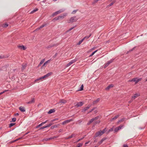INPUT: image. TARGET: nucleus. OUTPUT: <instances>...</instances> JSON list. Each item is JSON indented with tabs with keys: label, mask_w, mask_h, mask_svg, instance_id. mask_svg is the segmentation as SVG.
Segmentation results:
<instances>
[{
	"label": "nucleus",
	"mask_w": 147,
	"mask_h": 147,
	"mask_svg": "<svg viewBox=\"0 0 147 147\" xmlns=\"http://www.w3.org/2000/svg\"><path fill=\"white\" fill-rule=\"evenodd\" d=\"M49 61V60H48L47 61H46L43 64L42 66L41 67V68L42 69L43 68H44V67H45V65L47 64L48 62Z\"/></svg>",
	"instance_id": "412c9836"
},
{
	"label": "nucleus",
	"mask_w": 147,
	"mask_h": 147,
	"mask_svg": "<svg viewBox=\"0 0 147 147\" xmlns=\"http://www.w3.org/2000/svg\"><path fill=\"white\" fill-rule=\"evenodd\" d=\"M76 136V134H73L71 136H69V138H70V139L71 138H72L73 137H75Z\"/></svg>",
	"instance_id": "473e14b6"
},
{
	"label": "nucleus",
	"mask_w": 147,
	"mask_h": 147,
	"mask_svg": "<svg viewBox=\"0 0 147 147\" xmlns=\"http://www.w3.org/2000/svg\"><path fill=\"white\" fill-rule=\"evenodd\" d=\"M100 121H96L95 122V124H96L97 123H100Z\"/></svg>",
	"instance_id": "603ef678"
},
{
	"label": "nucleus",
	"mask_w": 147,
	"mask_h": 147,
	"mask_svg": "<svg viewBox=\"0 0 147 147\" xmlns=\"http://www.w3.org/2000/svg\"><path fill=\"white\" fill-rule=\"evenodd\" d=\"M113 128H111L110 129H109V131H113Z\"/></svg>",
	"instance_id": "69168bd1"
},
{
	"label": "nucleus",
	"mask_w": 147,
	"mask_h": 147,
	"mask_svg": "<svg viewBox=\"0 0 147 147\" xmlns=\"http://www.w3.org/2000/svg\"><path fill=\"white\" fill-rule=\"evenodd\" d=\"M73 120L72 119L66 120L62 123V124L63 125H65V124L68 123L71 121H73Z\"/></svg>",
	"instance_id": "0eeeda50"
},
{
	"label": "nucleus",
	"mask_w": 147,
	"mask_h": 147,
	"mask_svg": "<svg viewBox=\"0 0 147 147\" xmlns=\"http://www.w3.org/2000/svg\"><path fill=\"white\" fill-rule=\"evenodd\" d=\"M78 20V18H76V17H71L68 22V23H73L76 22Z\"/></svg>",
	"instance_id": "f03ea898"
},
{
	"label": "nucleus",
	"mask_w": 147,
	"mask_h": 147,
	"mask_svg": "<svg viewBox=\"0 0 147 147\" xmlns=\"http://www.w3.org/2000/svg\"><path fill=\"white\" fill-rule=\"evenodd\" d=\"M66 102L67 101L66 100L64 99H61L60 100L59 102L58 103H61L63 104H65Z\"/></svg>",
	"instance_id": "aec40b11"
},
{
	"label": "nucleus",
	"mask_w": 147,
	"mask_h": 147,
	"mask_svg": "<svg viewBox=\"0 0 147 147\" xmlns=\"http://www.w3.org/2000/svg\"><path fill=\"white\" fill-rule=\"evenodd\" d=\"M142 79L141 78H133L131 80H129V81L130 82H134L135 84H136L137 83H138L139 81H140Z\"/></svg>",
	"instance_id": "f257e3e1"
},
{
	"label": "nucleus",
	"mask_w": 147,
	"mask_h": 147,
	"mask_svg": "<svg viewBox=\"0 0 147 147\" xmlns=\"http://www.w3.org/2000/svg\"><path fill=\"white\" fill-rule=\"evenodd\" d=\"M6 91V90H5L4 91H3V92H1V93H0V95H1V94H3V93H4Z\"/></svg>",
	"instance_id": "bf43d9fd"
},
{
	"label": "nucleus",
	"mask_w": 147,
	"mask_h": 147,
	"mask_svg": "<svg viewBox=\"0 0 147 147\" xmlns=\"http://www.w3.org/2000/svg\"><path fill=\"white\" fill-rule=\"evenodd\" d=\"M84 103L82 102H78L76 105L75 106V107L76 108H78L79 107H80L82 106Z\"/></svg>",
	"instance_id": "6e6552de"
},
{
	"label": "nucleus",
	"mask_w": 147,
	"mask_h": 147,
	"mask_svg": "<svg viewBox=\"0 0 147 147\" xmlns=\"http://www.w3.org/2000/svg\"><path fill=\"white\" fill-rule=\"evenodd\" d=\"M106 139H107V138H103L98 143V146H99L100 144H101L104 141L106 140Z\"/></svg>",
	"instance_id": "4468645a"
},
{
	"label": "nucleus",
	"mask_w": 147,
	"mask_h": 147,
	"mask_svg": "<svg viewBox=\"0 0 147 147\" xmlns=\"http://www.w3.org/2000/svg\"><path fill=\"white\" fill-rule=\"evenodd\" d=\"M78 10H74L71 13L72 14H74Z\"/></svg>",
	"instance_id": "37998d69"
},
{
	"label": "nucleus",
	"mask_w": 147,
	"mask_h": 147,
	"mask_svg": "<svg viewBox=\"0 0 147 147\" xmlns=\"http://www.w3.org/2000/svg\"><path fill=\"white\" fill-rule=\"evenodd\" d=\"M58 119H53V120H52L51 121L52 122H53L55 121H56V120H57Z\"/></svg>",
	"instance_id": "4d7b16f0"
},
{
	"label": "nucleus",
	"mask_w": 147,
	"mask_h": 147,
	"mask_svg": "<svg viewBox=\"0 0 147 147\" xmlns=\"http://www.w3.org/2000/svg\"><path fill=\"white\" fill-rule=\"evenodd\" d=\"M123 147H128V146L127 145L124 144L123 145Z\"/></svg>",
	"instance_id": "774afa93"
},
{
	"label": "nucleus",
	"mask_w": 147,
	"mask_h": 147,
	"mask_svg": "<svg viewBox=\"0 0 147 147\" xmlns=\"http://www.w3.org/2000/svg\"><path fill=\"white\" fill-rule=\"evenodd\" d=\"M119 116V115H117L115 116L113 118H112L111 119V120H110L111 121H112L114 120H115Z\"/></svg>",
	"instance_id": "5701e85b"
},
{
	"label": "nucleus",
	"mask_w": 147,
	"mask_h": 147,
	"mask_svg": "<svg viewBox=\"0 0 147 147\" xmlns=\"http://www.w3.org/2000/svg\"><path fill=\"white\" fill-rule=\"evenodd\" d=\"M90 106L88 105L87 107L84 108L82 109V112H84L90 108Z\"/></svg>",
	"instance_id": "1a4fd4ad"
},
{
	"label": "nucleus",
	"mask_w": 147,
	"mask_h": 147,
	"mask_svg": "<svg viewBox=\"0 0 147 147\" xmlns=\"http://www.w3.org/2000/svg\"><path fill=\"white\" fill-rule=\"evenodd\" d=\"M96 108L95 107H94L88 113H89L91 112H92V111L94 110Z\"/></svg>",
	"instance_id": "c03bdc74"
},
{
	"label": "nucleus",
	"mask_w": 147,
	"mask_h": 147,
	"mask_svg": "<svg viewBox=\"0 0 147 147\" xmlns=\"http://www.w3.org/2000/svg\"><path fill=\"white\" fill-rule=\"evenodd\" d=\"M52 124H53L52 123H50L48 125H47V126H48V127H49L50 126H51Z\"/></svg>",
	"instance_id": "6e6d98bb"
},
{
	"label": "nucleus",
	"mask_w": 147,
	"mask_h": 147,
	"mask_svg": "<svg viewBox=\"0 0 147 147\" xmlns=\"http://www.w3.org/2000/svg\"><path fill=\"white\" fill-rule=\"evenodd\" d=\"M90 121H91V122L92 123V122H93L94 121V119L93 118H92V119L90 120Z\"/></svg>",
	"instance_id": "680f3d73"
},
{
	"label": "nucleus",
	"mask_w": 147,
	"mask_h": 147,
	"mask_svg": "<svg viewBox=\"0 0 147 147\" xmlns=\"http://www.w3.org/2000/svg\"><path fill=\"white\" fill-rule=\"evenodd\" d=\"M63 11L62 10V9L59 10L58 11H56V12L53 13L52 14V16L53 17H54L55 16L59 14V13H61V12H62Z\"/></svg>",
	"instance_id": "7ed1b4c3"
},
{
	"label": "nucleus",
	"mask_w": 147,
	"mask_h": 147,
	"mask_svg": "<svg viewBox=\"0 0 147 147\" xmlns=\"http://www.w3.org/2000/svg\"><path fill=\"white\" fill-rule=\"evenodd\" d=\"M27 65V64H26V63H24V64L23 63L22 65V70H23L24 69H25V68H26V67Z\"/></svg>",
	"instance_id": "4be33fe9"
},
{
	"label": "nucleus",
	"mask_w": 147,
	"mask_h": 147,
	"mask_svg": "<svg viewBox=\"0 0 147 147\" xmlns=\"http://www.w3.org/2000/svg\"><path fill=\"white\" fill-rule=\"evenodd\" d=\"M136 47H135L133 48L132 49L129 50V51H128L127 53V54L129 52L132 51L134 50L136 48Z\"/></svg>",
	"instance_id": "2f4dec72"
},
{
	"label": "nucleus",
	"mask_w": 147,
	"mask_h": 147,
	"mask_svg": "<svg viewBox=\"0 0 147 147\" xmlns=\"http://www.w3.org/2000/svg\"><path fill=\"white\" fill-rule=\"evenodd\" d=\"M98 1H96V0H94V2L92 3L93 4H94L98 2Z\"/></svg>",
	"instance_id": "5fc2aeb1"
},
{
	"label": "nucleus",
	"mask_w": 147,
	"mask_h": 147,
	"mask_svg": "<svg viewBox=\"0 0 147 147\" xmlns=\"http://www.w3.org/2000/svg\"><path fill=\"white\" fill-rule=\"evenodd\" d=\"M113 61V59H111L110 60L108 61L107 63L105 65V67H106L109 65L111 63H112Z\"/></svg>",
	"instance_id": "9d476101"
},
{
	"label": "nucleus",
	"mask_w": 147,
	"mask_h": 147,
	"mask_svg": "<svg viewBox=\"0 0 147 147\" xmlns=\"http://www.w3.org/2000/svg\"><path fill=\"white\" fill-rule=\"evenodd\" d=\"M18 47L20 49H23L24 50H25L26 49V48L23 45L18 46Z\"/></svg>",
	"instance_id": "f3484780"
},
{
	"label": "nucleus",
	"mask_w": 147,
	"mask_h": 147,
	"mask_svg": "<svg viewBox=\"0 0 147 147\" xmlns=\"http://www.w3.org/2000/svg\"><path fill=\"white\" fill-rule=\"evenodd\" d=\"M98 51V50H96L94 51L89 56V57H90L93 56L95 53H96Z\"/></svg>",
	"instance_id": "f704fd0d"
},
{
	"label": "nucleus",
	"mask_w": 147,
	"mask_h": 147,
	"mask_svg": "<svg viewBox=\"0 0 147 147\" xmlns=\"http://www.w3.org/2000/svg\"><path fill=\"white\" fill-rule=\"evenodd\" d=\"M100 100V98H98L96 99V100L94 101L93 102V104H95L97 103L98 102H99Z\"/></svg>",
	"instance_id": "cd10ccee"
},
{
	"label": "nucleus",
	"mask_w": 147,
	"mask_h": 147,
	"mask_svg": "<svg viewBox=\"0 0 147 147\" xmlns=\"http://www.w3.org/2000/svg\"><path fill=\"white\" fill-rule=\"evenodd\" d=\"M55 111V110L54 109H51L48 112V114H51L53 113Z\"/></svg>",
	"instance_id": "bb28decb"
},
{
	"label": "nucleus",
	"mask_w": 147,
	"mask_h": 147,
	"mask_svg": "<svg viewBox=\"0 0 147 147\" xmlns=\"http://www.w3.org/2000/svg\"><path fill=\"white\" fill-rule=\"evenodd\" d=\"M106 129V128L104 129L102 131V134H103L105 132Z\"/></svg>",
	"instance_id": "a18cd8bd"
},
{
	"label": "nucleus",
	"mask_w": 147,
	"mask_h": 147,
	"mask_svg": "<svg viewBox=\"0 0 147 147\" xmlns=\"http://www.w3.org/2000/svg\"><path fill=\"white\" fill-rule=\"evenodd\" d=\"M42 125H43L42 124V123H41L40 124L36 126V128H38L40 127Z\"/></svg>",
	"instance_id": "ea45409f"
},
{
	"label": "nucleus",
	"mask_w": 147,
	"mask_h": 147,
	"mask_svg": "<svg viewBox=\"0 0 147 147\" xmlns=\"http://www.w3.org/2000/svg\"><path fill=\"white\" fill-rule=\"evenodd\" d=\"M84 40V39H82L79 42L77 43V45H80L83 41Z\"/></svg>",
	"instance_id": "c9c22d12"
},
{
	"label": "nucleus",
	"mask_w": 147,
	"mask_h": 147,
	"mask_svg": "<svg viewBox=\"0 0 147 147\" xmlns=\"http://www.w3.org/2000/svg\"><path fill=\"white\" fill-rule=\"evenodd\" d=\"M48 121L47 120L46 121H45L44 122H43L42 123V124H45V123H46L47 121Z\"/></svg>",
	"instance_id": "e2e57ef3"
},
{
	"label": "nucleus",
	"mask_w": 147,
	"mask_h": 147,
	"mask_svg": "<svg viewBox=\"0 0 147 147\" xmlns=\"http://www.w3.org/2000/svg\"><path fill=\"white\" fill-rule=\"evenodd\" d=\"M91 36V34H90L89 36H85V37H84L83 38V39H84V40L86 39H87L88 38Z\"/></svg>",
	"instance_id": "72a5a7b5"
},
{
	"label": "nucleus",
	"mask_w": 147,
	"mask_h": 147,
	"mask_svg": "<svg viewBox=\"0 0 147 147\" xmlns=\"http://www.w3.org/2000/svg\"><path fill=\"white\" fill-rule=\"evenodd\" d=\"M6 91V90H5L4 91H3V92H1V93H0V95H1V94H3V93H4Z\"/></svg>",
	"instance_id": "052dcab7"
},
{
	"label": "nucleus",
	"mask_w": 147,
	"mask_h": 147,
	"mask_svg": "<svg viewBox=\"0 0 147 147\" xmlns=\"http://www.w3.org/2000/svg\"><path fill=\"white\" fill-rule=\"evenodd\" d=\"M34 98H32L31 99V100L30 101H29L28 102H27L28 104H31L32 103H33L34 102Z\"/></svg>",
	"instance_id": "393cba45"
},
{
	"label": "nucleus",
	"mask_w": 147,
	"mask_h": 147,
	"mask_svg": "<svg viewBox=\"0 0 147 147\" xmlns=\"http://www.w3.org/2000/svg\"><path fill=\"white\" fill-rule=\"evenodd\" d=\"M42 79L40 77V78H37V79H36L35 80V82H37L39 80H41Z\"/></svg>",
	"instance_id": "a19ab883"
},
{
	"label": "nucleus",
	"mask_w": 147,
	"mask_h": 147,
	"mask_svg": "<svg viewBox=\"0 0 147 147\" xmlns=\"http://www.w3.org/2000/svg\"><path fill=\"white\" fill-rule=\"evenodd\" d=\"M58 45V44L57 43L51 44L46 47V48L47 49H49L54 46L57 47Z\"/></svg>",
	"instance_id": "423d86ee"
},
{
	"label": "nucleus",
	"mask_w": 147,
	"mask_h": 147,
	"mask_svg": "<svg viewBox=\"0 0 147 147\" xmlns=\"http://www.w3.org/2000/svg\"><path fill=\"white\" fill-rule=\"evenodd\" d=\"M59 20V19H58V17L56 18H54L53 19V20H55V21H56V20Z\"/></svg>",
	"instance_id": "8fccbe9b"
},
{
	"label": "nucleus",
	"mask_w": 147,
	"mask_h": 147,
	"mask_svg": "<svg viewBox=\"0 0 147 147\" xmlns=\"http://www.w3.org/2000/svg\"><path fill=\"white\" fill-rule=\"evenodd\" d=\"M5 58V57L4 55H0V59L4 58Z\"/></svg>",
	"instance_id": "3c124183"
},
{
	"label": "nucleus",
	"mask_w": 147,
	"mask_h": 147,
	"mask_svg": "<svg viewBox=\"0 0 147 147\" xmlns=\"http://www.w3.org/2000/svg\"><path fill=\"white\" fill-rule=\"evenodd\" d=\"M66 15H67L65 14H63V15H61L58 17L59 20L63 19L64 18V16H66Z\"/></svg>",
	"instance_id": "a211bd4d"
},
{
	"label": "nucleus",
	"mask_w": 147,
	"mask_h": 147,
	"mask_svg": "<svg viewBox=\"0 0 147 147\" xmlns=\"http://www.w3.org/2000/svg\"><path fill=\"white\" fill-rule=\"evenodd\" d=\"M83 145L82 143H79L77 145L76 147H81Z\"/></svg>",
	"instance_id": "4c0bfd02"
},
{
	"label": "nucleus",
	"mask_w": 147,
	"mask_h": 147,
	"mask_svg": "<svg viewBox=\"0 0 147 147\" xmlns=\"http://www.w3.org/2000/svg\"><path fill=\"white\" fill-rule=\"evenodd\" d=\"M115 1H114L112 3H111L109 5V6H110L113 5L114 3H115Z\"/></svg>",
	"instance_id": "09e8293b"
},
{
	"label": "nucleus",
	"mask_w": 147,
	"mask_h": 147,
	"mask_svg": "<svg viewBox=\"0 0 147 147\" xmlns=\"http://www.w3.org/2000/svg\"><path fill=\"white\" fill-rule=\"evenodd\" d=\"M20 139V138H18V139H16V140H14L12 141H11V143H12L14 142H16V141H17L18 140H19Z\"/></svg>",
	"instance_id": "49530a36"
},
{
	"label": "nucleus",
	"mask_w": 147,
	"mask_h": 147,
	"mask_svg": "<svg viewBox=\"0 0 147 147\" xmlns=\"http://www.w3.org/2000/svg\"><path fill=\"white\" fill-rule=\"evenodd\" d=\"M113 86L114 85L113 84L109 85L105 88V90H109L110 88L113 87Z\"/></svg>",
	"instance_id": "9b49d317"
},
{
	"label": "nucleus",
	"mask_w": 147,
	"mask_h": 147,
	"mask_svg": "<svg viewBox=\"0 0 147 147\" xmlns=\"http://www.w3.org/2000/svg\"><path fill=\"white\" fill-rule=\"evenodd\" d=\"M9 25V24L7 23H5L2 24L1 26L3 28H6Z\"/></svg>",
	"instance_id": "6ab92c4d"
},
{
	"label": "nucleus",
	"mask_w": 147,
	"mask_h": 147,
	"mask_svg": "<svg viewBox=\"0 0 147 147\" xmlns=\"http://www.w3.org/2000/svg\"><path fill=\"white\" fill-rule=\"evenodd\" d=\"M92 122L90 121H89L87 123V125H89Z\"/></svg>",
	"instance_id": "864d4df0"
},
{
	"label": "nucleus",
	"mask_w": 147,
	"mask_h": 147,
	"mask_svg": "<svg viewBox=\"0 0 147 147\" xmlns=\"http://www.w3.org/2000/svg\"><path fill=\"white\" fill-rule=\"evenodd\" d=\"M45 61V59H43L41 61L39 64H38V67H39Z\"/></svg>",
	"instance_id": "c85d7f7f"
},
{
	"label": "nucleus",
	"mask_w": 147,
	"mask_h": 147,
	"mask_svg": "<svg viewBox=\"0 0 147 147\" xmlns=\"http://www.w3.org/2000/svg\"><path fill=\"white\" fill-rule=\"evenodd\" d=\"M58 136H54L53 137H51L50 138L47 139V140L54 139L55 138H58Z\"/></svg>",
	"instance_id": "a878e982"
},
{
	"label": "nucleus",
	"mask_w": 147,
	"mask_h": 147,
	"mask_svg": "<svg viewBox=\"0 0 147 147\" xmlns=\"http://www.w3.org/2000/svg\"><path fill=\"white\" fill-rule=\"evenodd\" d=\"M45 129L44 126H43V127H41L40 128V129Z\"/></svg>",
	"instance_id": "0e129e2a"
},
{
	"label": "nucleus",
	"mask_w": 147,
	"mask_h": 147,
	"mask_svg": "<svg viewBox=\"0 0 147 147\" xmlns=\"http://www.w3.org/2000/svg\"><path fill=\"white\" fill-rule=\"evenodd\" d=\"M100 117L99 116H98L96 117H95L94 118H93L94 121L98 119H99L100 118Z\"/></svg>",
	"instance_id": "58836bf2"
},
{
	"label": "nucleus",
	"mask_w": 147,
	"mask_h": 147,
	"mask_svg": "<svg viewBox=\"0 0 147 147\" xmlns=\"http://www.w3.org/2000/svg\"><path fill=\"white\" fill-rule=\"evenodd\" d=\"M47 24H42V25L40 26L38 28V29H40L42 28H43L45 26H47Z\"/></svg>",
	"instance_id": "c756f323"
},
{
	"label": "nucleus",
	"mask_w": 147,
	"mask_h": 147,
	"mask_svg": "<svg viewBox=\"0 0 147 147\" xmlns=\"http://www.w3.org/2000/svg\"><path fill=\"white\" fill-rule=\"evenodd\" d=\"M16 118H15V117L13 118L12 119L11 121L13 122H15L16 121Z\"/></svg>",
	"instance_id": "de8ad7c7"
},
{
	"label": "nucleus",
	"mask_w": 147,
	"mask_h": 147,
	"mask_svg": "<svg viewBox=\"0 0 147 147\" xmlns=\"http://www.w3.org/2000/svg\"><path fill=\"white\" fill-rule=\"evenodd\" d=\"M140 96V94L138 93H136L132 97V99H134L136 98L138 96Z\"/></svg>",
	"instance_id": "2eb2a0df"
},
{
	"label": "nucleus",
	"mask_w": 147,
	"mask_h": 147,
	"mask_svg": "<svg viewBox=\"0 0 147 147\" xmlns=\"http://www.w3.org/2000/svg\"><path fill=\"white\" fill-rule=\"evenodd\" d=\"M77 61V59H73L70 62H69L68 63L67 65V67H68L70 66L73 63H75Z\"/></svg>",
	"instance_id": "20e7f679"
},
{
	"label": "nucleus",
	"mask_w": 147,
	"mask_h": 147,
	"mask_svg": "<svg viewBox=\"0 0 147 147\" xmlns=\"http://www.w3.org/2000/svg\"><path fill=\"white\" fill-rule=\"evenodd\" d=\"M57 127V125H55L53 126H52L51 127V129H53L55 128H56Z\"/></svg>",
	"instance_id": "e433bc0d"
},
{
	"label": "nucleus",
	"mask_w": 147,
	"mask_h": 147,
	"mask_svg": "<svg viewBox=\"0 0 147 147\" xmlns=\"http://www.w3.org/2000/svg\"><path fill=\"white\" fill-rule=\"evenodd\" d=\"M19 110L22 112H24L25 111V109L24 107L22 106H20L19 107Z\"/></svg>",
	"instance_id": "dca6fc26"
},
{
	"label": "nucleus",
	"mask_w": 147,
	"mask_h": 147,
	"mask_svg": "<svg viewBox=\"0 0 147 147\" xmlns=\"http://www.w3.org/2000/svg\"><path fill=\"white\" fill-rule=\"evenodd\" d=\"M123 127V126L122 125H120L117 127H116L115 130L114 131L115 132H117L120 129Z\"/></svg>",
	"instance_id": "ddd939ff"
},
{
	"label": "nucleus",
	"mask_w": 147,
	"mask_h": 147,
	"mask_svg": "<svg viewBox=\"0 0 147 147\" xmlns=\"http://www.w3.org/2000/svg\"><path fill=\"white\" fill-rule=\"evenodd\" d=\"M51 74H46V75L44 76L40 77L42 80L43 79H45L48 77L50 76H51Z\"/></svg>",
	"instance_id": "f8f14e48"
},
{
	"label": "nucleus",
	"mask_w": 147,
	"mask_h": 147,
	"mask_svg": "<svg viewBox=\"0 0 147 147\" xmlns=\"http://www.w3.org/2000/svg\"><path fill=\"white\" fill-rule=\"evenodd\" d=\"M15 124L14 123H11L9 124V127H10L13 126Z\"/></svg>",
	"instance_id": "79ce46f5"
},
{
	"label": "nucleus",
	"mask_w": 147,
	"mask_h": 147,
	"mask_svg": "<svg viewBox=\"0 0 147 147\" xmlns=\"http://www.w3.org/2000/svg\"><path fill=\"white\" fill-rule=\"evenodd\" d=\"M102 131L100 130L99 131L96 132L95 134L94 137H97L99 136H101L103 134H102Z\"/></svg>",
	"instance_id": "39448f33"
},
{
	"label": "nucleus",
	"mask_w": 147,
	"mask_h": 147,
	"mask_svg": "<svg viewBox=\"0 0 147 147\" xmlns=\"http://www.w3.org/2000/svg\"><path fill=\"white\" fill-rule=\"evenodd\" d=\"M19 115V114H18V113H16L15 114V116H18Z\"/></svg>",
	"instance_id": "338daca9"
},
{
	"label": "nucleus",
	"mask_w": 147,
	"mask_h": 147,
	"mask_svg": "<svg viewBox=\"0 0 147 147\" xmlns=\"http://www.w3.org/2000/svg\"><path fill=\"white\" fill-rule=\"evenodd\" d=\"M74 28V27H73V28H70L68 30V31H69L72 30L73 28Z\"/></svg>",
	"instance_id": "13d9d810"
},
{
	"label": "nucleus",
	"mask_w": 147,
	"mask_h": 147,
	"mask_svg": "<svg viewBox=\"0 0 147 147\" xmlns=\"http://www.w3.org/2000/svg\"><path fill=\"white\" fill-rule=\"evenodd\" d=\"M84 86L83 84H82L80 89L78 90V91H82L83 90Z\"/></svg>",
	"instance_id": "7c9ffc66"
},
{
	"label": "nucleus",
	"mask_w": 147,
	"mask_h": 147,
	"mask_svg": "<svg viewBox=\"0 0 147 147\" xmlns=\"http://www.w3.org/2000/svg\"><path fill=\"white\" fill-rule=\"evenodd\" d=\"M38 9L37 8H36L34 9L30 13V14H32L36 12V11H38Z\"/></svg>",
	"instance_id": "b1692460"
}]
</instances>
